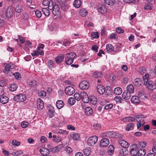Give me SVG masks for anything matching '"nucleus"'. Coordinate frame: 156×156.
Here are the masks:
<instances>
[{"instance_id": "1", "label": "nucleus", "mask_w": 156, "mask_h": 156, "mask_svg": "<svg viewBox=\"0 0 156 156\" xmlns=\"http://www.w3.org/2000/svg\"><path fill=\"white\" fill-rule=\"evenodd\" d=\"M14 100L18 102H22L25 101L27 99L26 96L23 94H20L14 97Z\"/></svg>"}, {"instance_id": "2", "label": "nucleus", "mask_w": 156, "mask_h": 156, "mask_svg": "<svg viewBox=\"0 0 156 156\" xmlns=\"http://www.w3.org/2000/svg\"><path fill=\"white\" fill-rule=\"evenodd\" d=\"M144 84L147 88L150 90H152L156 88L154 83L151 80H148L144 83Z\"/></svg>"}, {"instance_id": "3", "label": "nucleus", "mask_w": 156, "mask_h": 156, "mask_svg": "<svg viewBox=\"0 0 156 156\" xmlns=\"http://www.w3.org/2000/svg\"><path fill=\"white\" fill-rule=\"evenodd\" d=\"M98 140V137L96 136L90 137L87 140L88 144L90 146H92L96 143Z\"/></svg>"}, {"instance_id": "4", "label": "nucleus", "mask_w": 156, "mask_h": 156, "mask_svg": "<svg viewBox=\"0 0 156 156\" xmlns=\"http://www.w3.org/2000/svg\"><path fill=\"white\" fill-rule=\"evenodd\" d=\"M89 85V83L88 81L83 80L79 84V87L82 90H86L88 88Z\"/></svg>"}, {"instance_id": "5", "label": "nucleus", "mask_w": 156, "mask_h": 156, "mask_svg": "<svg viewBox=\"0 0 156 156\" xmlns=\"http://www.w3.org/2000/svg\"><path fill=\"white\" fill-rule=\"evenodd\" d=\"M132 148L130 151V153L132 156L137 155L138 153L137 146L136 144H133L131 145Z\"/></svg>"}, {"instance_id": "6", "label": "nucleus", "mask_w": 156, "mask_h": 156, "mask_svg": "<svg viewBox=\"0 0 156 156\" xmlns=\"http://www.w3.org/2000/svg\"><path fill=\"white\" fill-rule=\"evenodd\" d=\"M13 14V8L12 7L10 6L8 7L6 11L5 12L6 16L8 18H10L12 16Z\"/></svg>"}, {"instance_id": "7", "label": "nucleus", "mask_w": 156, "mask_h": 156, "mask_svg": "<svg viewBox=\"0 0 156 156\" xmlns=\"http://www.w3.org/2000/svg\"><path fill=\"white\" fill-rule=\"evenodd\" d=\"M65 91L66 94L71 95L74 93L75 90L72 87L69 86L65 88Z\"/></svg>"}, {"instance_id": "8", "label": "nucleus", "mask_w": 156, "mask_h": 156, "mask_svg": "<svg viewBox=\"0 0 156 156\" xmlns=\"http://www.w3.org/2000/svg\"><path fill=\"white\" fill-rule=\"evenodd\" d=\"M118 143L121 146L124 147L123 148L126 149L129 146V144L127 142L123 140H119Z\"/></svg>"}, {"instance_id": "9", "label": "nucleus", "mask_w": 156, "mask_h": 156, "mask_svg": "<svg viewBox=\"0 0 156 156\" xmlns=\"http://www.w3.org/2000/svg\"><path fill=\"white\" fill-rule=\"evenodd\" d=\"M128 153V151L127 149L123 148L119 150L118 156H125Z\"/></svg>"}, {"instance_id": "10", "label": "nucleus", "mask_w": 156, "mask_h": 156, "mask_svg": "<svg viewBox=\"0 0 156 156\" xmlns=\"http://www.w3.org/2000/svg\"><path fill=\"white\" fill-rule=\"evenodd\" d=\"M44 104L43 101L39 98L37 101V108L39 110H41L44 107Z\"/></svg>"}, {"instance_id": "11", "label": "nucleus", "mask_w": 156, "mask_h": 156, "mask_svg": "<svg viewBox=\"0 0 156 156\" xmlns=\"http://www.w3.org/2000/svg\"><path fill=\"white\" fill-rule=\"evenodd\" d=\"M109 144V140L106 138H103L101 141L100 145L103 147H106L108 146Z\"/></svg>"}, {"instance_id": "12", "label": "nucleus", "mask_w": 156, "mask_h": 156, "mask_svg": "<svg viewBox=\"0 0 156 156\" xmlns=\"http://www.w3.org/2000/svg\"><path fill=\"white\" fill-rule=\"evenodd\" d=\"M97 91L101 94H103L105 92V87L101 85H98L97 87Z\"/></svg>"}, {"instance_id": "13", "label": "nucleus", "mask_w": 156, "mask_h": 156, "mask_svg": "<svg viewBox=\"0 0 156 156\" xmlns=\"http://www.w3.org/2000/svg\"><path fill=\"white\" fill-rule=\"evenodd\" d=\"M114 131H109L105 133H103L102 136L103 137L107 138H113Z\"/></svg>"}, {"instance_id": "14", "label": "nucleus", "mask_w": 156, "mask_h": 156, "mask_svg": "<svg viewBox=\"0 0 156 156\" xmlns=\"http://www.w3.org/2000/svg\"><path fill=\"white\" fill-rule=\"evenodd\" d=\"M137 118L136 117H128L122 119V121L125 122H134L137 119Z\"/></svg>"}, {"instance_id": "15", "label": "nucleus", "mask_w": 156, "mask_h": 156, "mask_svg": "<svg viewBox=\"0 0 156 156\" xmlns=\"http://www.w3.org/2000/svg\"><path fill=\"white\" fill-rule=\"evenodd\" d=\"M14 66L12 64H7L5 66V68L3 70V72L5 73H8L10 69L14 68Z\"/></svg>"}, {"instance_id": "16", "label": "nucleus", "mask_w": 156, "mask_h": 156, "mask_svg": "<svg viewBox=\"0 0 156 156\" xmlns=\"http://www.w3.org/2000/svg\"><path fill=\"white\" fill-rule=\"evenodd\" d=\"M9 101V98L5 95H2L0 98V101L2 104H5L8 102Z\"/></svg>"}, {"instance_id": "17", "label": "nucleus", "mask_w": 156, "mask_h": 156, "mask_svg": "<svg viewBox=\"0 0 156 156\" xmlns=\"http://www.w3.org/2000/svg\"><path fill=\"white\" fill-rule=\"evenodd\" d=\"M131 94L132 93L128 92V91H125L122 94V97L125 100H128L131 97Z\"/></svg>"}, {"instance_id": "18", "label": "nucleus", "mask_w": 156, "mask_h": 156, "mask_svg": "<svg viewBox=\"0 0 156 156\" xmlns=\"http://www.w3.org/2000/svg\"><path fill=\"white\" fill-rule=\"evenodd\" d=\"M64 56L63 55H61L59 56L56 57L55 58V60L58 64L61 63L63 60Z\"/></svg>"}, {"instance_id": "19", "label": "nucleus", "mask_w": 156, "mask_h": 156, "mask_svg": "<svg viewBox=\"0 0 156 156\" xmlns=\"http://www.w3.org/2000/svg\"><path fill=\"white\" fill-rule=\"evenodd\" d=\"M41 153L44 156H47L49 154V150L46 148H42L40 150Z\"/></svg>"}, {"instance_id": "20", "label": "nucleus", "mask_w": 156, "mask_h": 156, "mask_svg": "<svg viewBox=\"0 0 156 156\" xmlns=\"http://www.w3.org/2000/svg\"><path fill=\"white\" fill-rule=\"evenodd\" d=\"M142 83V80L140 78H136L134 80V84L136 86H140Z\"/></svg>"}, {"instance_id": "21", "label": "nucleus", "mask_w": 156, "mask_h": 156, "mask_svg": "<svg viewBox=\"0 0 156 156\" xmlns=\"http://www.w3.org/2000/svg\"><path fill=\"white\" fill-rule=\"evenodd\" d=\"M85 112L86 115L87 116H90L93 113L92 108L90 107H87L85 109Z\"/></svg>"}, {"instance_id": "22", "label": "nucleus", "mask_w": 156, "mask_h": 156, "mask_svg": "<svg viewBox=\"0 0 156 156\" xmlns=\"http://www.w3.org/2000/svg\"><path fill=\"white\" fill-rule=\"evenodd\" d=\"M66 57H68V59H71L74 61V59L76 57V55L73 52L67 54Z\"/></svg>"}, {"instance_id": "23", "label": "nucleus", "mask_w": 156, "mask_h": 156, "mask_svg": "<svg viewBox=\"0 0 156 156\" xmlns=\"http://www.w3.org/2000/svg\"><path fill=\"white\" fill-rule=\"evenodd\" d=\"M89 101L90 103L93 105H95L97 103V99L94 96H91L90 97Z\"/></svg>"}, {"instance_id": "24", "label": "nucleus", "mask_w": 156, "mask_h": 156, "mask_svg": "<svg viewBox=\"0 0 156 156\" xmlns=\"http://www.w3.org/2000/svg\"><path fill=\"white\" fill-rule=\"evenodd\" d=\"M57 107L58 109H61L64 106V104L62 101L58 100L57 101L56 104Z\"/></svg>"}, {"instance_id": "25", "label": "nucleus", "mask_w": 156, "mask_h": 156, "mask_svg": "<svg viewBox=\"0 0 156 156\" xmlns=\"http://www.w3.org/2000/svg\"><path fill=\"white\" fill-rule=\"evenodd\" d=\"M131 100V102L133 103H139L140 101L139 98L136 96L132 97Z\"/></svg>"}, {"instance_id": "26", "label": "nucleus", "mask_w": 156, "mask_h": 156, "mask_svg": "<svg viewBox=\"0 0 156 156\" xmlns=\"http://www.w3.org/2000/svg\"><path fill=\"white\" fill-rule=\"evenodd\" d=\"M98 9V11L102 13H105L106 11V9L104 5H99Z\"/></svg>"}, {"instance_id": "27", "label": "nucleus", "mask_w": 156, "mask_h": 156, "mask_svg": "<svg viewBox=\"0 0 156 156\" xmlns=\"http://www.w3.org/2000/svg\"><path fill=\"white\" fill-rule=\"evenodd\" d=\"M105 95L109 96L111 95L112 93V90L109 87H107L106 90L105 89Z\"/></svg>"}, {"instance_id": "28", "label": "nucleus", "mask_w": 156, "mask_h": 156, "mask_svg": "<svg viewBox=\"0 0 156 156\" xmlns=\"http://www.w3.org/2000/svg\"><path fill=\"white\" fill-rule=\"evenodd\" d=\"M17 87L18 86L16 83H13L9 85V88L11 91H14L16 90Z\"/></svg>"}, {"instance_id": "29", "label": "nucleus", "mask_w": 156, "mask_h": 156, "mask_svg": "<svg viewBox=\"0 0 156 156\" xmlns=\"http://www.w3.org/2000/svg\"><path fill=\"white\" fill-rule=\"evenodd\" d=\"M146 153V150L142 148L140 149L138 151L137 155L138 156H144Z\"/></svg>"}, {"instance_id": "30", "label": "nucleus", "mask_w": 156, "mask_h": 156, "mask_svg": "<svg viewBox=\"0 0 156 156\" xmlns=\"http://www.w3.org/2000/svg\"><path fill=\"white\" fill-rule=\"evenodd\" d=\"M114 147L112 145H110L108 148V153L109 155H112L114 152Z\"/></svg>"}, {"instance_id": "31", "label": "nucleus", "mask_w": 156, "mask_h": 156, "mask_svg": "<svg viewBox=\"0 0 156 156\" xmlns=\"http://www.w3.org/2000/svg\"><path fill=\"white\" fill-rule=\"evenodd\" d=\"M122 89L119 87H117L115 88L114 90V93L116 95H120L122 93Z\"/></svg>"}, {"instance_id": "32", "label": "nucleus", "mask_w": 156, "mask_h": 156, "mask_svg": "<svg viewBox=\"0 0 156 156\" xmlns=\"http://www.w3.org/2000/svg\"><path fill=\"white\" fill-rule=\"evenodd\" d=\"M127 90L130 93H133L134 92V88L133 85L132 84L128 85L127 87Z\"/></svg>"}, {"instance_id": "33", "label": "nucleus", "mask_w": 156, "mask_h": 156, "mask_svg": "<svg viewBox=\"0 0 156 156\" xmlns=\"http://www.w3.org/2000/svg\"><path fill=\"white\" fill-rule=\"evenodd\" d=\"M91 151V149L90 147H87L83 150V154L85 155L88 156L90 155Z\"/></svg>"}, {"instance_id": "34", "label": "nucleus", "mask_w": 156, "mask_h": 156, "mask_svg": "<svg viewBox=\"0 0 156 156\" xmlns=\"http://www.w3.org/2000/svg\"><path fill=\"white\" fill-rule=\"evenodd\" d=\"M106 48L107 49V52L109 53L113 51L114 47L112 44H109L106 45Z\"/></svg>"}, {"instance_id": "35", "label": "nucleus", "mask_w": 156, "mask_h": 156, "mask_svg": "<svg viewBox=\"0 0 156 156\" xmlns=\"http://www.w3.org/2000/svg\"><path fill=\"white\" fill-rule=\"evenodd\" d=\"M80 15L83 17L86 16L87 14V11L84 9H81L80 12Z\"/></svg>"}, {"instance_id": "36", "label": "nucleus", "mask_w": 156, "mask_h": 156, "mask_svg": "<svg viewBox=\"0 0 156 156\" xmlns=\"http://www.w3.org/2000/svg\"><path fill=\"white\" fill-rule=\"evenodd\" d=\"M73 5L77 8H79L81 4V1L80 0H75L73 3Z\"/></svg>"}, {"instance_id": "37", "label": "nucleus", "mask_w": 156, "mask_h": 156, "mask_svg": "<svg viewBox=\"0 0 156 156\" xmlns=\"http://www.w3.org/2000/svg\"><path fill=\"white\" fill-rule=\"evenodd\" d=\"M41 11L46 16H48L49 15V11L47 9L44 8H42Z\"/></svg>"}, {"instance_id": "38", "label": "nucleus", "mask_w": 156, "mask_h": 156, "mask_svg": "<svg viewBox=\"0 0 156 156\" xmlns=\"http://www.w3.org/2000/svg\"><path fill=\"white\" fill-rule=\"evenodd\" d=\"M102 76V74L101 72H94L93 74V76L95 78H98V77H101Z\"/></svg>"}, {"instance_id": "39", "label": "nucleus", "mask_w": 156, "mask_h": 156, "mask_svg": "<svg viewBox=\"0 0 156 156\" xmlns=\"http://www.w3.org/2000/svg\"><path fill=\"white\" fill-rule=\"evenodd\" d=\"M113 138H122L124 136L122 134L119 133H118L114 132Z\"/></svg>"}, {"instance_id": "40", "label": "nucleus", "mask_w": 156, "mask_h": 156, "mask_svg": "<svg viewBox=\"0 0 156 156\" xmlns=\"http://www.w3.org/2000/svg\"><path fill=\"white\" fill-rule=\"evenodd\" d=\"M115 0H105V2L106 4L112 5L115 2Z\"/></svg>"}, {"instance_id": "41", "label": "nucleus", "mask_w": 156, "mask_h": 156, "mask_svg": "<svg viewBox=\"0 0 156 156\" xmlns=\"http://www.w3.org/2000/svg\"><path fill=\"white\" fill-rule=\"evenodd\" d=\"M75 100L74 98L71 97L68 99V103L71 105H73L75 104Z\"/></svg>"}, {"instance_id": "42", "label": "nucleus", "mask_w": 156, "mask_h": 156, "mask_svg": "<svg viewBox=\"0 0 156 156\" xmlns=\"http://www.w3.org/2000/svg\"><path fill=\"white\" fill-rule=\"evenodd\" d=\"M23 153L21 150H19L17 151H14L11 153V154L14 156H18L21 155Z\"/></svg>"}, {"instance_id": "43", "label": "nucleus", "mask_w": 156, "mask_h": 156, "mask_svg": "<svg viewBox=\"0 0 156 156\" xmlns=\"http://www.w3.org/2000/svg\"><path fill=\"white\" fill-rule=\"evenodd\" d=\"M134 125V124L133 123H129L127 125L126 130L127 131H129L130 129H133Z\"/></svg>"}, {"instance_id": "44", "label": "nucleus", "mask_w": 156, "mask_h": 156, "mask_svg": "<svg viewBox=\"0 0 156 156\" xmlns=\"http://www.w3.org/2000/svg\"><path fill=\"white\" fill-rule=\"evenodd\" d=\"M65 62L66 64L67 65H70L73 62V60L71 59H68V57L65 56Z\"/></svg>"}, {"instance_id": "45", "label": "nucleus", "mask_w": 156, "mask_h": 156, "mask_svg": "<svg viewBox=\"0 0 156 156\" xmlns=\"http://www.w3.org/2000/svg\"><path fill=\"white\" fill-rule=\"evenodd\" d=\"M37 84V81L34 80H33L29 83V85L30 87H35Z\"/></svg>"}, {"instance_id": "46", "label": "nucleus", "mask_w": 156, "mask_h": 156, "mask_svg": "<svg viewBox=\"0 0 156 156\" xmlns=\"http://www.w3.org/2000/svg\"><path fill=\"white\" fill-rule=\"evenodd\" d=\"M74 140H77L79 139V136L78 134L76 133H73L71 134L70 136Z\"/></svg>"}, {"instance_id": "47", "label": "nucleus", "mask_w": 156, "mask_h": 156, "mask_svg": "<svg viewBox=\"0 0 156 156\" xmlns=\"http://www.w3.org/2000/svg\"><path fill=\"white\" fill-rule=\"evenodd\" d=\"M60 9H53L52 13L55 16H58L60 14Z\"/></svg>"}, {"instance_id": "48", "label": "nucleus", "mask_w": 156, "mask_h": 156, "mask_svg": "<svg viewBox=\"0 0 156 156\" xmlns=\"http://www.w3.org/2000/svg\"><path fill=\"white\" fill-rule=\"evenodd\" d=\"M48 66L49 69H51L53 67L54 63L52 61L50 60L48 61Z\"/></svg>"}, {"instance_id": "49", "label": "nucleus", "mask_w": 156, "mask_h": 156, "mask_svg": "<svg viewBox=\"0 0 156 156\" xmlns=\"http://www.w3.org/2000/svg\"><path fill=\"white\" fill-rule=\"evenodd\" d=\"M81 99L84 103H87L89 101L90 98L88 97L87 95L86 96H84L83 97V98H82Z\"/></svg>"}, {"instance_id": "50", "label": "nucleus", "mask_w": 156, "mask_h": 156, "mask_svg": "<svg viewBox=\"0 0 156 156\" xmlns=\"http://www.w3.org/2000/svg\"><path fill=\"white\" fill-rule=\"evenodd\" d=\"M48 6V8L49 10H51L53 9V6H54V5H53V1L52 0H51L50 1Z\"/></svg>"}, {"instance_id": "51", "label": "nucleus", "mask_w": 156, "mask_h": 156, "mask_svg": "<svg viewBox=\"0 0 156 156\" xmlns=\"http://www.w3.org/2000/svg\"><path fill=\"white\" fill-rule=\"evenodd\" d=\"M91 37L94 38H98L99 37L98 32H96L92 33L91 34Z\"/></svg>"}, {"instance_id": "52", "label": "nucleus", "mask_w": 156, "mask_h": 156, "mask_svg": "<svg viewBox=\"0 0 156 156\" xmlns=\"http://www.w3.org/2000/svg\"><path fill=\"white\" fill-rule=\"evenodd\" d=\"M74 97L75 100L76 99L77 101H79L81 99L80 94L78 93H76L74 95Z\"/></svg>"}, {"instance_id": "53", "label": "nucleus", "mask_w": 156, "mask_h": 156, "mask_svg": "<svg viewBox=\"0 0 156 156\" xmlns=\"http://www.w3.org/2000/svg\"><path fill=\"white\" fill-rule=\"evenodd\" d=\"M152 7L151 4H146L144 7V9L147 10H149L152 9Z\"/></svg>"}, {"instance_id": "54", "label": "nucleus", "mask_w": 156, "mask_h": 156, "mask_svg": "<svg viewBox=\"0 0 156 156\" xmlns=\"http://www.w3.org/2000/svg\"><path fill=\"white\" fill-rule=\"evenodd\" d=\"M149 76L148 73H146L145 75L143 77V79L144 80V83H145L149 80L148 79Z\"/></svg>"}, {"instance_id": "55", "label": "nucleus", "mask_w": 156, "mask_h": 156, "mask_svg": "<svg viewBox=\"0 0 156 156\" xmlns=\"http://www.w3.org/2000/svg\"><path fill=\"white\" fill-rule=\"evenodd\" d=\"M29 125V123L27 122H23L21 123V126L22 127L25 128Z\"/></svg>"}, {"instance_id": "56", "label": "nucleus", "mask_w": 156, "mask_h": 156, "mask_svg": "<svg viewBox=\"0 0 156 156\" xmlns=\"http://www.w3.org/2000/svg\"><path fill=\"white\" fill-rule=\"evenodd\" d=\"M12 144L15 146H18L20 144V142L16 140H13L12 141Z\"/></svg>"}, {"instance_id": "57", "label": "nucleus", "mask_w": 156, "mask_h": 156, "mask_svg": "<svg viewBox=\"0 0 156 156\" xmlns=\"http://www.w3.org/2000/svg\"><path fill=\"white\" fill-rule=\"evenodd\" d=\"M146 145V143L145 142L142 141L139 143L138 146L140 147H144Z\"/></svg>"}, {"instance_id": "58", "label": "nucleus", "mask_w": 156, "mask_h": 156, "mask_svg": "<svg viewBox=\"0 0 156 156\" xmlns=\"http://www.w3.org/2000/svg\"><path fill=\"white\" fill-rule=\"evenodd\" d=\"M35 14L36 16L39 18H40L42 16V14L41 11L39 10H37L35 11Z\"/></svg>"}, {"instance_id": "59", "label": "nucleus", "mask_w": 156, "mask_h": 156, "mask_svg": "<svg viewBox=\"0 0 156 156\" xmlns=\"http://www.w3.org/2000/svg\"><path fill=\"white\" fill-rule=\"evenodd\" d=\"M116 32L118 34H121L124 32L123 30L121 29L120 27H118L116 30Z\"/></svg>"}, {"instance_id": "60", "label": "nucleus", "mask_w": 156, "mask_h": 156, "mask_svg": "<svg viewBox=\"0 0 156 156\" xmlns=\"http://www.w3.org/2000/svg\"><path fill=\"white\" fill-rule=\"evenodd\" d=\"M15 11L16 12L20 13L21 12V7L20 6H17L15 8Z\"/></svg>"}, {"instance_id": "61", "label": "nucleus", "mask_w": 156, "mask_h": 156, "mask_svg": "<svg viewBox=\"0 0 156 156\" xmlns=\"http://www.w3.org/2000/svg\"><path fill=\"white\" fill-rule=\"evenodd\" d=\"M115 100L117 102H119L121 103L122 101V99L121 97L116 96L115 98Z\"/></svg>"}, {"instance_id": "62", "label": "nucleus", "mask_w": 156, "mask_h": 156, "mask_svg": "<svg viewBox=\"0 0 156 156\" xmlns=\"http://www.w3.org/2000/svg\"><path fill=\"white\" fill-rule=\"evenodd\" d=\"M65 150L68 154L71 153L73 151L72 149L69 147H67L66 148Z\"/></svg>"}, {"instance_id": "63", "label": "nucleus", "mask_w": 156, "mask_h": 156, "mask_svg": "<svg viewBox=\"0 0 156 156\" xmlns=\"http://www.w3.org/2000/svg\"><path fill=\"white\" fill-rule=\"evenodd\" d=\"M113 105L112 104H108L106 105H105V109H111L113 107Z\"/></svg>"}, {"instance_id": "64", "label": "nucleus", "mask_w": 156, "mask_h": 156, "mask_svg": "<svg viewBox=\"0 0 156 156\" xmlns=\"http://www.w3.org/2000/svg\"><path fill=\"white\" fill-rule=\"evenodd\" d=\"M50 150L53 153H55L57 152L59 150V148L57 147H55L50 149Z\"/></svg>"}]
</instances>
